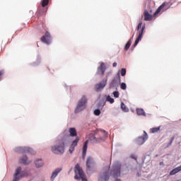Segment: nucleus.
I'll use <instances>...</instances> for the list:
<instances>
[{
  "mask_svg": "<svg viewBox=\"0 0 181 181\" xmlns=\"http://www.w3.org/2000/svg\"><path fill=\"white\" fill-rule=\"evenodd\" d=\"M173 139H175V137H172L170 142L168 143V146H170L172 145V142H173Z\"/></svg>",
  "mask_w": 181,
  "mask_h": 181,
  "instance_id": "nucleus-35",
  "label": "nucleus"
},
{
  "mask_svg": "<svg viewBox=\"0 0 181 181\" xmlns=\"http://www.w3.org/2000/svg\"><path fill=\"white\" fill-rule=\"evenodd\" d=\"M105 64L104 62H102L100 64V66L98 67L97 74H99L100 76H104V73H105L106 70Z\"/></svg>",
  "mask_w": 181,
  "mask_h": 181,
  "instance_id": "nucleus-12",
  "label": "nucleus"
},
{
  "mask_svg": "<svg viewBox=\"0 0 181 181\" xmlns=\"http://www.w3.org/2000/svg\"><path fill=\"white\" fill-rule=\"evenodd\" d=\"M99 134H103V136H107V133L105 130H98Z\"/></svg>",
  "mask_w": 181,
  "mask_h": 181,
  "instance_id": "nucleus-31",
  "label": "nucleus"
},
{
  "mask_svg": "<svg viewBox=\"0 0 181 181\" xmlns=\"http://www.w3.org/2000/svg\"><path fill=\"white\" fill-rule=\"evenodd\" d=\"M121 108H122V111H124V112H128V111H129V109H128V107H127V105H125V104L124 103H121Z\"/></svg>",
  "mask_w": 181,
  "mask_h": 181,
  "instance_id": "nucleus-24",
  "label": "nucleus"
},
{
  "mask_svg": "<svg viewBox=\"0 0 181 181\" xmlns=\"http://www.w3.org/2000/svg\"><path fill=\"white\" fill-rule=\"evenodd\" d=\"M120 88L122 90H127V84L125 83H122L120 85Z\"/></svg>",
  "mask_w": 181,
  "mask_h": 181,
  "instance_id": "nucleus-30",
  "label": "nucleus"
},
{
  "mask_svg": "<svg viewBox=\"0 0 181 181\" xmlns=\"http://www.w3.org/2000/svg\"><path fill=\"white\" fill-rule=\"evenodd\" d=\"M141 30L139 31V35L134 42V47H135V46H136V45H138V43H139V42H141V40H142V36L144 35V32H145V25H144L142 26V23H139L138 24L137 30H139L141 29Z\"/></svg>",
  "mask_w": 181,
  "mask_h": 181,
  "instance_id": "nucleus-6",
  "label": "nucleus"
},
{
  "mask_svg": "<svg viewBox=\"0 0 181 181\" xmlns=\"http://www.w3.org/2000/svg\"><path fill=\"white\" fill-rule=\"evenodd\" d=\"M88 146V140H86V142L83 144V151H82V155L83 158L86 156V153H87V148Z\"/></svg>",
  "mask_w": 181,
  "mask_h": 181,
  "instance_id": "nucleus-17",
  "label": "nucleus"
},
{
  "mask_svg": "<svg viewBox=\"0 0 181 181\" xmlns=\"http://www.w3.org/2000/svg\"><path fill=\"white\" fill-rule=\"evenodd\" d=\"M107 78H105V79H103L101 83H97L95 86V91H97V92L101 91V90H103V88H104V87H105V86H107Z\"/></svg>",
  "mask_w": 181,
  "mask_h": 181,
  "instance_id": "nucleus-10",
  "label": "nucleus"
},
{
  "mask_svg": "<svg viewBox=\"0 0 181 181\" xmlns=\"http://www.w3.org/2000/svg\"><path fill=\"white\" fill-rule=\"evenodd\" d=\"M146 139H148V134H146V132H144V135L143 136L139 137L137 140L138 145H144Z\"/></svg>",
  "mask_w": 181,
  "mask_h": 181,
  "instance_id": "nucleus-13",
  "label": "nucleus"
},
{
  "mask_svg": "<svg viewBox=\"0 0 181 181\" xmlns=\"http://www.w3.org/2000/svg\"><path fill=\"white\" fill-rule=\"evenodd\" d=\"M20 163H23V165H29L30 161L28 160V156H24L20 159Z\"/></svg>",
  "mask_w": 181,
  "mask_h": 181,
  "instance_id": "nucleus-18",
  "label": "nucleus"
},
{
  "mask_svg": "<svg viewBox=\"0 0 181 181\" xmlns=\"http://www.w3.org/2000/svg\"><path fill=\"white\" fill-rule=\"evenodd\" d=\"M180 170H181V168L177 167L170 172V175L171 176H173V175H176V173H179Z\"/></svg>",
  "mask_w": 181,
  "mask_h": 181,
  "instance_id": "nucleus-21",
  "label": "nucleus"
},
{
  "mask_svg": "<svg viewBox=\"0 0 181 181\" xmlns=\"http://www.w3.org/2000/svg\"><path fill=\"white\" fill-rule=\"evenodd\" d=\"M131 158L132 159H134L135 160H136V156H135L134 155H132Z\"/></svg>",
  "mask_w": 181,
  "mask_h": 181,
  "instance_id": "nucleus-38",
  "label": "nucleus"
},
{
  "mask_svg": "<svg viewBox=\"0 0 181 181\" xmlns=\"http://www.w3.org/2000/svg\"><path fill=\"white\" fill-rule=\"evenodd\" d=\"M121 76L124 77L127 74V69H122L121 72H120Z\"/></svg>",
  "mask_w": 181,
  "mask_h": 181,
  "instance_id": "nucleus-29",
  "label": "nucleus"
},
{
  "mask_svg": "<svg viewBox=\"0 0 181 181\" xmlns=\"http://www.w3.org/2000/svg\"><path fill=\"white\" fill-rule=\"evenodd\" d=\"M41 6L38 8L39 13H46V8H45V6H47L49 5V0H42L41 1Z\"/></svg>",
  "mask_w": 181,
  "mask_h": 181,
  "instance_id": "nucleus-9",
  "label": "nucleus"
},
{
  "mask_svg": "<svg viewBox=\"0 0 181 181\" xmlns=\"http://www.w3.org/2000/svg\"><path fill=\"white\" fill-rule=\"evenodd\" d=\"M117 62H114L112 66L113 67H117Z\"/></svg>",
  "mask_w": 181,
  "mask_h": 181,
  "instance_id": "nucleus-40",
  "label": "nucleus"
},
{
  "mask_svg": "<svg viewBox=\"0 0 181 181\" xmlns=\"http://www.w3.org/2000/svg\"><path fill=\"white\" fill-rule=\"evenodd\" d=\"M113 95H114L115 98H118V97H119V92H118V91L113 92Z\"/></svg>",
  "mask_w": 181,
  "mask_h": 181,
  "instance_id": "nucleus-32",
  "label": "nucleus"
},
{
  "mask_svg": "<svg viewBox=\"0 0 181 181\" xmlns=\"http://www.w3.org/2000/svg\"><path fill=\"white\" fill-rule=\"evenodd\" d=\"M165 6H166V2H164L162 4V5H160L158 8L156 10V11L154 13V16L155 15H158V13H159V12H160V11L162 9H163L165 8Z\"/></svg>",
  "mask_w": 181,
  "mask_h": 181,
  "instance_id": "nucleus-22",
  "label": "nucleus"
},
{
  "mask_svg": "<svg viewBox=\"0 0 181 181\" xmlns=\"http://www.w3.org/2000/svg\"><path fill=\"white\" fill-rule=\"evenodd\" d=\"M30 173L28 170H24L22 171V167H18L16 170V173L13 175V181H19L22 177H28L30 176Z\"/></svg>",
  "mask_w": 181,
  "mask_h": 181,
  "instance_id": "nucleus-1",
  "label": "nucleus"
},
{
  "mask_svg": "<svg viewBox=\"0 0 181 181\" xmlns=\"http://www.w3.org/2000/svg\"><path fill=\"white\" fill-rule=\"evenodd\" d=\"M40 40L42 43L45 45H50L52 43V35L49 31H46L45 35L40 38Z\"/></svg>",
  "mask_w": 181,
  "mask_h": 181,
  "instance_id": "nucleus-7",
  "label": "nucleus"
},
{
  "mask_svg": "<svg viewBox=\"0 0 181 181\" xmlns=\"http://www.w3.org/2000/svg\"><path fill=\"white\" fill-rule=\"evenodd\" d=\"M52 152L55 155H62L64 153V142L60 141L55 146L52 147Z\"/></svg>",
  "mask_w": 181,
  "mask_h": 181,
  "instance_id": "nucleus-4",
  "label": "nucleus"
},
{
  "mask_svg": "<svg viewBox=\"0 0 181 181\" xmlns=\"http://www.w3.org/2000/svg\"><path fill=\"white\" fill-rule=\"evenodd\" d=\"M60 172H62V168H57L54 171H53L51 176V180H54V179H56V177L57 176V175H59V173H60Z\"/></svg>",
  "mask_w": 181,
  "mask_h": 181,
  "instance_id": "nucleus-16",
  "label": "nucleus"
},
{
  "mask_svg": "<svg viewBox=\"0 0 181 181\" xmlns=\"http://www.w3.org/2000/svg\"><path fill=\"white\" fill-rule=\"evenodd\" d=\"M114 84H115V79H113L112 83H110V87H114Z\"/></svg>",
  "mask_w": 181,
  "mask_h": 181,
  "instance_id": "nucleus-36",
  "label": "nucleus"
},
{
  "mask_svg": "<svg viewBox=\"0 0 181 181\" xmlns=\"http://www.w3.org/2000/svg\"><path fill=\"white\" fill-rule=\"evenodd\" d=\"M86 167H87V172L88 170H93L94 168H95V163L94 162V159L91 157H88L86 160Z\"/></svg>",
  "mask_w": 181,
  "mask_h": 181,
  "instance_id": "nucleus-8",
  "label": "nucleus"
},
{
  "mask_svg": "<svg viewBox=\"0 0 181 181\" xmlns=\"http://www.w3.org/2000/svg\"><path fill=\"white\" fill-rule=\"evenodd\" d=\"M110 175H112L115 179L121 176V163H116L113 165V168L111 170Z\"/></svg>",
  "mask_w": 181,
  "mask_h": 181,
  "instance_id": "nucleus-5",
  "label": "nucleus"
},
{
  "mask_svg": "<svg viewBox=\"0 0 181 181\" xmlns=\"http://www.w3.org/2000/svg\"><path fill=\"white\" fill-rule=\"evenodd\" d=\"M16 151L18 152V151H23L26 153H30V155H35L36 153V151H35L33 149L29 148V147H19L16 149Z\"/></svg>",
  "mask_w": 181,
  "mask_h": 181,
  "instance_id": "nucleus-11",
  "label": "nucleus"
},
{
  "mask_svg": "<svg viewBox=\"0 0 181 181\" xmlns=\"http://www.w3.org/2000/svg\"><path fill=\"white\" fill-rule=\"evenodd\" d=\"M86 108H87V98L86 95H83L78 102L75 113L78 114V112H81V111L86 110Z\"/></svg>",
  "mask_w": 181,
  "mask_h": 181,
  "instance_id": "nucleus-3",
  "label": "nucleus"
},
{
  "mask_svg": "<svg viewBox=\"0 0 181 181\" xmlns=\"http://www.w3.org/2000/svg\"><path fill=\"white\" fill-rule=\"evenodd\" d=\"M35 163L37 168H42V166H43V161L42 160V159H38L35 160Z\"/></svg>",
  "mask_w": 181,
  "mask_h": 181,
  "instance_id": "nucleus-23",
  "label": "nucleus"
},
{
  "mask_svg": "<svg viewBox=\"0 0 181 181\" xmlns=\"http://www.w3.org/2000/svg\"><path fill=\"white\" fill-rule=\"evenodd\" d=\"M74 151V146H71V147L69 148L70 153H73Z\"/></svg>",
  "mask_w": 181,
  "mask_h": 181,
  "instance_id": "nucleus-34",
  "label": "nucleus"
},
{
  "mask_svg": "<svg viewBox=\"0 0 181 181\" xmlns=\"http://www.w3.org/2000/svg\"><path fill=\"white\" fill-rule=\"evenodd\" d=\"M117 80H119V81H121V76H119V74L117 75Z\"/></svg>",
  "mask_w": 181,
  "mask_h": 181,
  "instance_id": "nucleus-37",
  "label": "nucleus"
},
{
  "mask_svg": "<svg viewBox=\"0 0 181 181\" xmlns=\"http://www.w3.org/2000/svg\"><path fill=\"white\" fill-rule=\"evenodd\" d=\"M136 112L137 115H143V117H146V113L145 112V110L142 108H136Z\"/></svg>",
  "mask_w": 181,
  "mask_h": 181,
  "instance_id": "nucleus-19",
  "label": "nucleus"
},
{
  "mask_svg": "<svg viewBox=\"0 0 181 181\" xmlns=\"http://www.w3.org/2000/svg\"><path fill=\"white\" fill-rule=\"evenodd\" d=\"M110 179V174L108 173H104L103 175H100L98 180L99 181H107Z\"/></svg>",
  "mask_w": 181,
  "mask_h": 181,
  "instance_id": "nucleus-15",
  "label": "nucleus"
},
{
  "mask_svg": "<svg viewBox=\"0 0 181 181\" xmlns=\"http://www.w3.org/2000/svg\"><path fill=\"white\" fill-rule=\"evenodd\" d=\"M74 170L76 173L74 177L76 180H80V179H81L82 181H87V178H86V175L83 171V168L80 167L79 164L76 165Z\"/></svg>",
  "mask_w": 181,
  "mask_h": 181,
  "instance_id": "nucleus-2",
  "label": "nucleus"
},
{
  "mask_svg": "<svg viewBox=\"0 0 181 181\" xmlns=\"http://www.w3.org/2000/svg\"><path fill=\"white\" fill-rule=\"evenodd\" d=\"M80 141V137H76V139L72 142L71 146L76 148L77 146L78 141Z\"/></svg>",
  "mask_w": 181,
  "mask_h": 181,
  "instance_id": "nucleus-25",
  "label": "nucleus"
},
{
  "mask_svg": "<svg viewBox=\"0 0 181 181\" xmlns=\"http://www.w3.org/2000/svg\"><path fill=\"white\" fill-rule=\"evenodd\" d=\"M144 21H151L153 19V16L149 13L148 10H145L144 12Z\"/></svg>",
  "mask_w": 181,
  "mask_h": 181,
  "instance_id": "nucleus-14",
  "label": "nucleus"
},
{
  "mask_svg": "<svg viewBox=\"0 0 181 181\" xmlns=\"http://www.w3.org/2000/svg\"><path fill=\"white\" fill-rule=\"evenodd\" d=\"M159 129H160V127H154L151 129V134H155V132H158V131H159Z\"/></svg>",
  "mask_w": 181,
  "mask_h": 181,
  "instance_id": "nucleus-28",
  "label": "nucleus"
},
{
  "mask_svg": "<svg viewBox=\"0 0 181 181\" xmlns=\"http://www.w3.org/2000/svg\"><path fill=\"white\" fill-rule=\"evenodd\" d=\"M3 74H4V71H0V78H2Z\"/></svg>",
  "mask_w": 181,
  "mask_h": 181,
  "instance_id": "nucleus-39",
  "label": "nucleus"
},
{
  "mask_svg": "<svg viewBox=\"0 0 181 181\" xmlns=\"http://www.w3.org/2000/svg\"><path fill=\"white\" fill-rule=\"evenodd\" d=\"M106 100L110 103V104H114V98H111V96L107 95L106 98Z\"/></svg>",
  "mask_w": 181,
  "mask_h": 181,
  "instance_id": "nucleus-27",
  "label": "nucleus"
},
{
  "mask_svg": "<svg viewBox=\"0 0 181 181\" xmlns=\"http://www.w3.org/2000/svg\"><path fill=\"white\" fill-rule=\"evenodd\" d=\"M132 42L131 41V40H129L127 43L126 44V45L124 46V50H128V49H129V47H131V45H132Z\"/></svg>",
  "mask_w": 181,
  "mask_h": 181,
  "instance_id": "nucleus-26",
  "label": "nucleus"
},
{
  "mask_svg": "<svg viewBox=\"0 0 181 181\" xmlns=\"http://www.w3.org/2000/svg\"><path fill=\"white\" fill-rule=\"evenodd\" d=\"M115 181H121V180L116 179V180H115Z\"/></svg>",
  "mask_w": 181,
  "mask_h": 181,
  "instance_id": "nucleus-41",
  "label": "nucleus"
},
{
  "mask_svg": "<svg viewBox=\"0 0 181 181\" xmlns=\"http://www.w3.org/2000/svg\"><path fill=\"white\" fill-rule=\"evenodd\" d=\"M69 135L70 136H77V131L76 130V128L71 127L69 129Z\"/></svg>",
  "mask_w": 181,
  "mask_h": 181,
  "instance_id": "nucleus-20",
  "label": "nucleus"
},
{
  "mask_svg": "<svg viewBox=\"0 0 181 181\" xmlns=\"http://www.w3.org/2000/svg\"><path fill=\"white\" fill-rule=\"evenodd\" d=\"M94 114H95V115L98 116V115H100V114H101V110H100V109H97L94 111Z\"/></svg>",
  "mask_w": 181,
  "mask_h": 181,
  "instance_id": "nucleus-33",
  "label": "nucleus"
}]
</instances>
